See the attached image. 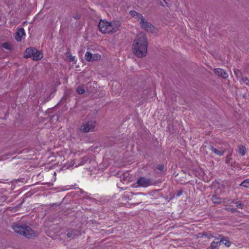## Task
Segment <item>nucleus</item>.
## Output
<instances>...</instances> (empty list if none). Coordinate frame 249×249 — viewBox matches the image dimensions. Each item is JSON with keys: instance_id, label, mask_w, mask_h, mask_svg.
I'll use <instances>...</instances> for the list:
<instances>
[{"instance_id": "dca6fc26", "label": "nucleus", "mask_w": 249, "mask_h": 249, "mask_svg": "<svg viewBox=\"0 0 249 249\" xmlns=\"http://www.w3.org/2000/svg\"><path fill=\"white\" fill-rule=\"evenodd\" d=\"M220 244L219 241H213L211 244V248L212 249H219Z\"/></svg>"}, {"instance_id": "72a5a7b5", "label": "nucleus", "mask_w": 249, "mask_h": 249, "mask_svg": "<svg viewBox=\"0 0 249 249\" xmlns=\"http://www.w3.org/2000/svg\"><path fill=\"white\" fill-rule=\"evenodd\" d=\"M182 193H183V191L182 190H180L178 192L176 195L177 196H179L182 194Z\"/></svg>"}, {"instance_id": "bb28decb", "label": "nucleus", "mask_w": 249, "mask_h": 249, "mask_svg": "<svg viewBox=\"0 0 249 249\" xmlns=\"http://www.w3.org/2000/svg\"><path fill=\"white\" fill-rule=\"evenodd\" d=\"M202 236H204V237H207L208 238H213V235L211 233H201Z\"/></svg>"}, {"instance_id": "b1692460", "label": "nucleus", "mask_w": 249, "mask_h": 249, "mask_svg": "<svg viewBox=\"0 0 249 249\" xmlns=\"http://www.w3.org/2000/svg\"><path fill=\"white\" fill-rule=\"evenodd\" d=\"M232 160L231 154H229L226 157L225 162L227 164H229L231 163V160Z\"/></svg>"}, {"instance_id": "39448f33", "label": "nucleus", "mask_w": 249, "mask_h": 249, "mask_svg": "<svg viewBox=\"0 0 249 249\" xmlns=\"http://www.w3.org/2000/svg\"><path fill=\"white\" fill-rule=\"evenodd\" d=\"M95 124L96 122L95 121H88L81 126L80 131L82 132H89L93 131L94 130Z\"/></svg>"}, {"instance_id": "f704fd0d", "label": "nucleus", "mask_w": 249, "mask_h": 249, "mask_svg": "<svg viewBox=\"0 0 249 249\" xmlns=\"http://www.w3.org/2000/svg\"><path fill=\"white\" fill-rule=\"evenodd\" d=\"M242 80L245 83H246L247 81H249L248 78L246 77H243Z\"/></svg>"}, {"instance_id": "9d476101", "label": "nucleus", "mask_w": 249, "mask_h": 249, "mask_svg": "<svg viewBox=\"0 0 249 249\" xmlns=\"http://www.w3.org/2000/svg\"><path fill=\"white\" fill-rule=\"evenodd\" d=\"M25 36L24 30L23 28H19L16 33L15 38L18 41H20L23 36Z\"/></svg>"}, {"instance_id": "f3484780", "label": "nucleus", "mask_w": 249, "mask_h": 249, "mask_svg": "<svg viewBox=\"0 0 249 249\" xmlns=\"http://www.w3.org/2000/svg\"><path fill=\"white\" fill-rule=\"evenodd\" d=\"M240 186L249 188V178L246 179L242 181L240 184Z\"/></svg>"}, {"instance_id": "a211bd4d", "label": "nucleus", "mask_w": 249, "mask_h": 249, "mask_svg": "<svg viewBox=\"0 0 249 249\" xmlns=\"http://www.w3.org/2000/svg\"><path fill=\"white\" fill-rule=\"evenodd\" d=\"M100 58H101V55L99 54H98V53L92 54V53L91 62L99 60V59H100Z\"/></svg>"}, {"instance_id": "58836bf2", "label": "nucleus", "mask_w": 249, "mask_h": 249, "mask_svg": "<svg viewBox=\"0 0 249 249\" xmlns=\"http://www.w3.org/2000/svg\"><path fill=\"white\" fill-rule=\"evenodd\" d=\"M234 73H235V74H237V72L236 71H234Z\"/></svg>"}, {"instance_id": "473e14b6", "label": "nucleus", "mask_w": 249, "mask_h": 249, "mask_svg": "<svg viewBox=\"0 0 249 249\" xmlns=\"http://www.w3.org/2000/svg\"><path fill=\"white\" fill-rule=\"evenodd\" d=\"M25 201V199L24 198L23 199V200H22L21 202H20L19 203H18L17 206L16 207H15V208L16 209H18V208H20V206L22 205V204Z\"/></svg>"}, {"instance_id": "e433bc0d", "label": "nucleus", "mask_w": 249, "mask_h": 249, "mask_svg": "<svg viewBox=\"0 0 249 249\" xmlns=\"http://www.w3.org/2000/svg\"><path fill=\"white\" fill-rule=\"evenodd\" d=\"M236 202H237V201H235V200L233 199V200H231V203H233V204H235V203H236Z\"/></svg>"}, {"instance_id": "7ed1b4c3", "label": "nucleus", "mask_w": 249, "mask_h": 249, "mask_svg": "<svg viewBox=\"0 0 249 249\" xmlns=\"http://www.w3.org/2000/svg\"><path fill=\"white\" fill-rule=\"evenodd\" d=\"M24 57L25 58H33V60L38 61L43 57L42 54L36 49L33 47L27 48L24 52Z\"/></svg>"}, {"instance_id": "aec40b11", "label": "nucleus", "mask_w": 249, "mask_h": 249, "mask_svg": "<svg viewBox=\"0 0 249 249\" xmlns=\"http://www.w3.org/2000/svg\"><path fill=\"white\" fill-rule=\"evenodd\" d=\"M2 47L7 50H11L12 49L11 45L9 42H4L2 44Z\"/></svg>"}, {"instance_id": "6ab92c4d", "label": "nucleus", "mask_w": 249, "mask_h": 249, "mask_svg": "<svg viewBox=\"0 0 249 249\" xmlns=\"http://www.w3.org/2000/svg\"><path fill=\"white\" fill-rule=\"evenodd\" d=\"M92 53L89 52H87L85 55V59L89 62H91Z\"/></svg>"}, {"instance_id": "c756f323", "label": "nucleus", "mask_w": 249, "mask_h": 249, "mask_svg": "<svg viewBox=\"0 0 249 249\" xmlns=\"http://www.w3.org/2000/svg\"><path fill=\"white\" fill-rule=\"evenodd\" d=\"M160 4L162 6H164V3L167 5V6H169L168 2H166L165 0H159Z\"/></svg>"}, {"instance_id": "423d86ee", "label": "nucleus", "mask_w": 249, "mask_h": 249, "mask_svg": "<svg viewBox=\"0 0 249 249\" xmlns=\"http://www.w3.org/2000/svg\"><path fill=\"white\" fill-rule=\"evenodd\" d=\"M138 186L147 187L152 184V181L150 178H145L144 177H140L137 180L136 182Z\"/></svg>"}, {"instance_id": "2eb2a0df", "label": "nucleus", "mask_w": 249, "mask_h": 249, "mask_svg": "<svg viewBox=\"0 0 249 249\" xmlns=\"http://www.w3.org/2000/svg\"><path fill=\"white\" fill-rule=\"evenodd\" d=\"M238 152L241 155H244L246 152V148L244 146L241 145L238 146Z\"/></svg>"}, {"instance_id": "20e7f679", "label": "nucleus", "mask_w": 249, "mask_h": 249, "mask_svg": "<svg viewBox=\"0 0 249 249\" xmlns=\"http://www.w3.org/2000/svg\"><path fill=\"white\" fill-rule=\"evenodd\" d=\"M98 28L99 30L104 34H111V30L110 27V24L108 22L101 19L98 24Z\"/></svg>"}, {"instance_id": "a878e982", "label": "nucleus", "mask_w": 249, "mask_h": 249, "mask_svg": "<svg viewBox=\"0 0 249 249\" xmlns=\"http://www.w3.org/2000/svg\"><path fill=\"white\" fill-rule=\"evenodd\" d=\"M225 210L226 211H227L228 212H231L232 213L238 212V211L237 210V208L228 207V208H226L225 209Z\"/></svg>"}, {"instance_id": "4c0bfd02", "label": "nucleus", "mask_w": 249, "mask_h": 249, "mask_svg": "<svg viewBox=\"0 0 249 249\" xmlns=\"http://www.w3.org/2000/svg\"><path fill=\"white\" fill-rule=\"evenodd\" d=\"M141 202H142V201L138 202L136 203L135 204L138 205V204L141 203Z\"/></svg>"}, {"instance_id": "c9c22d12", "label": "nucleus", "mask_w": 249, "mask_h": 249, "mask_svg": "<svg viewBox=\"0 0 249 249\" xmlns=\"http://www.w3.org/2000/svg\"><path fill=\"white\" fill-rule=\"evenodd\" d=\"M70 61L71 62H72L74 60V57L72 56L71 55H70Z\"/></svg>"}, {"instance_id": "c85d7f7f", "label": "nucleus", "mask_w": 249, "mask_h": 249, "mask_svg": "<svg viewBox=\"0 0 249 249\" xmlns=\"http://www.w3.org/2000/svg\"><path fill=\"white\" fill-rule=\"evenodd\" d=\"M72 17L75 19L77 20L81 18V15L78 13H76L73 14Z\"/></svg>"}, {"instance_id": "f03ea898", "label": "nucleus", "mask_w": 249, "mask_h": 249, "mask_svg": "<svg viewBox=\"0 0 249 249\" xmlns=\"http://www.w3.org/2000/svg\"><path fill=\"white\" fill-rule=\"evenodd\" d=\"M12 227L15 232L27 238H33L37 236L36 232L25 224L13 223Z\"/></svg>"}, {"instance_id": "2f4dec72", "label": "nucleus", "mask_w": 249, "mask_h": 249, "mask_svg": "<svg viewBox=\"0 0 249 249\" xmlns=\"http://www.w3.org/2000/svg\"><path fill=\"white\" fill-rule=\"evenodd\" d=\"M164 167L162 164L158 165L157 166V169L160 171H162L164 170Z\"/></svg>"}, {"instance_id": "cd10ccee", "label": "nucleus", "mask_w": 249, "mask_h": 249, "mask_svg": "<svg viewBox=\"0 0 249 249\" xmlns=\"http://www.w3.org/2000/svg\"><path fill=\"white\" fill-rule=\"evenodd\" d=\"M136 18H138V19H141V22H143L144 20L145 19V18L143 17V16L141 14L139 13H138V14L137 15V16L136 17Z\"/></svg>"}, {"instance_id": "393cba45", "label": "nucleus", "mask_w": 249, "mask_h": 249, "mask_svg": "<svg viewBox=\"0 0 249 249\" xmlns=\"http://www.w3.org/2000/svg\"><path fill=\"white\" fill-rule=\"evenodd\" d=\"M235 205L236 206V207L237 208H239V209H242L244 207V204L242 203L241 201H237L236 203H235Z\"/></svg>"}, {"instance_id": "1a4fd4ad", "label": "nucleus", "mask_w": 249, "mask_h": 249, "mask_svg": "<svg viewBox=\"0 0 249 249\" xmlns=\"http://www.w3.org/2000/svg\"><path fill=\"white\" fill-rule=\"evenodd\" d=\"M214 73L221 77H222L224 79H226L228 77V74L226 72V71L222 69H215L214 70Z\"/></svg>"}, {"instance_id": "6e6552de", "label": "nucleus", "mask_w": 249, "mask_h": 249, "mask_svg": "<svg viewBox=\"0 0 249 249\" xmlns=\"http://www.w3.org/2000/svg\"><path fill=\"white\" fill-rule=\"evenodd\" d=\"M109 23L110 24L111 34H113L117 32L121 25V22L119 20H113L109 22Z\"/></svg>"}, {"instance_id": "5701e85b", "label": "nucleus", "mask_w": 249, "mask_h": 249, "mask_svg": "<svg viewBox=\"0 0 249 249\" xmlns=\"http://www.w3.org/2000/svg\"><path fill=\"white\" fill-rule=\"evenodd\" d=\"M76 235L75 231H71V232H68L67 235L68 238H73Z\"/></svg>"}, {"instance_id": "9b49d317", "label": "nucleus", "mask_w": 249, "mask_h": 249, "mask_svg": "<svg viewBox=\"0 0 249 249\" xmlns=\"http://www.w3.org/2000/svg\"><path fill=\"white\" fill-rule=\"evenodd\" d=\"M211 199L215 204H219L225 202V198L218 197L214 195H212Z\"/></svg>"}, {"instance_id": "4be33fe9", "label": "nucleus", "mask_w": 249, "mask_h": 249, "mask_svg": "<svg viewBox=\"0 0 249 249\" xmlns=\"http://www.w3.org/2000/svg\"><path fill=\"white\" fill-rule=\"evenodd\" d=\"M89 160V158L88 157H86V156L84 157L81 160L79 164L81 165H84L86 163H87Z\"/></svg>"}, {"instance_id": "7c9ffc66", "label": "nucleus", "mask_w": 249, "mask_h": 249, "mask_svg": "<svg viewBox=\"0 0 249 249\" xmlns=\"http://www.w3.org/2000/svg\"><path fill=\"white\" fill-rule=\"evenodd\" d=\"M129 13L131 15V16L135 18H136L137 16V15L138 14V13L135 11H130Z\"/></svg>"}, {"instance_id": "f8f14e48", "label": "nucleus", "mask_w": 249, "mask_h": 249, "mask_svg": "<svg viewBox=\"0 0 249 249\" xmlns=\"http://www.w3.org/2000/svg\"><path fill=\"white\" fill-rule=\"evenodd\" d=\"M209 148L214 154L220 156L223 155L225 151V150H219L216 149L213 147L212 145H210Z\"/></svg>"}, {"instance_id": "f257e3e1", "label": "nucleus", "mask_w": 249, "mask_h": 249, "mask_svg": "<svg viewBox=\"0 0 249 249\" xmlns=\"http://www.w3.org/2000/svg\"><path fill=\"white\" fill-rule=\"evenodd\" d=\"M147 47L148 41L145 35L140 33L136 36L133 43V53L138 57H144L147 53Z\"/></svg>"}, {"instance_id": "412c9836", "label": "nucleus", "mask_w": 249, "mask_h": 249, "mask_svg": "<svg viewBox=\"0 0 249 249\" xmlns=\"http://www.w3.org/2000/svg\"><path fill=\"white\" fill-rule=\"evenodd\" d=\"M76 91L79 94H83L85 92V89L82 86H79L76 89Z\"/></svg>"}, {"instance_id": "ddd939ff", "label": "nucleus", "mask_w": 249, "mask_h": 249, "mask_svg": "<svg viewBox=\"0 0 249 249\" xmlns=\"http://www.w3.org/2000/svg\"><path fill=\"white\" fill-rule=\"evenodd\" d=\"M219 237H221L219 243H222L224 244L227 247H230L231 244V243L228 240V237H223L221 235H219Z\"/></svg>"}, {"instance_id": "4468645a", "label": "nucleus", "mask_w": 249, "mask_h": 249, "mask_svg": "<svg viewBox=\"0 0 249 249\" xmlns=\"http://www.w3.org/2000/svg\"><path fill=\"white\" fill-rule=\"evenodd\" d=\"M16 153H17V151H15L13 152H8L5 154L0 156V157L1 158V160H5L8 159L9 156H11L15 154Z\"/></svg>"}, {"instance_id": "0eeeda50", "label": "nucleus", "mask_w": 249, "mask_h": 249, "mask_svg": "<svg viewBox=\"0 0 249 249\" xmlns=\"http://www.w3.org/2000/svg\"><path fill=\"white\" fill-rule=\"evenodd\" d=\"M140 24L141 27L144 29L147 32H152L154 30V27L150 22H148L145 19L143 22H140Z\"/></svg>"}]
</instances>
